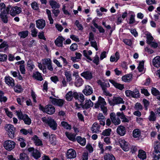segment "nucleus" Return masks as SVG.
<instances>
[{
    "instance_id": "nucleus-1",
    "label": "nucleus",
    "mask_w": 160,
    "mask_h": 160,
    "mask_svg": "<svg viewBox=\"0 0 160 160\" xmlns=\"http://www.w3.org/2000/svg\"><path fill=\"white\" fill-rule=\"evenodd\" d=\"M17 115L19 119L23 120L25 123L29 125L31 122V120L28 116L26 114H23L21 110L16 111Z\"/></svg>"
},
{
    "instance_id": "nucleus-2",
    "label": "nucleus",
    "mask_w": 160,
    "mask_h": 160,
    "mask_svg": "<svg viewBox=\"0 0 160 160\" xmlns=\"http://www.w3.org/2000/svg\"><path fill=\"white\" fill-rule=\"evenodd\" d=\"M42 121L48 124L49 127L54 130L57 128V124L54 120L51 118L44 117L42 119Z\"/></svg>"
},
{
    "instance_id": "nucleus-3",
    "label": "nucleus",
    "mask_w": 160,
    "mask_h": 160,
    "mask_svg": "<svg viewBox=\"0 0 160 160\" xmlns=\"http://www.w3.org/2000/svg\"><path fill=\"white\" fill-rule=\"evenodd\" d=\"M10 8L8 7L7 8L6 11H2L0 13V19L4 23H7L10 19L8 12Z\"/></svg>"
},
{
    "instance_id": "nucleus-4",
    "label": "nucleus",
    "mask_w": 160,
    "mask_h": 160,
    "mask_svg": "<svg viewBox=\"0 0 160 160\" xmlns=\"http://www.w3.org/2000/svg\"><path fill=\"white\" fill-rule=\"evenodd\" d=\"M108 102L111 105H114L124 103V101L123 99L120 96H113L112 100L109 99Z\"/></svg>"
},
{
    "instance_id": "nucleus-5",
    "label": "nucleus",
    "mask_w": 160,
    "mask_h": 160,
    "mask_svg": "<svg viewBox=\"0 0 160 160\" xmlns=\"http://www.w3.org/2000/svg\"><path fill=\"white\" fill-rule=\"evenodd\" d=\"M15 145L16 143L14 142L8 140L5 141L3 146L6 150L10 151L14 148Z\"/></svg>"
},
{
    "instance_id": "nucleus-6",
    "label": "nucleus",
    "mask_w": 160,
    "mask_h": 160,
    "mask_svg": "<svg viewBox=\"0 0 160 160\" xmlns=\"http://www.w3.org/2000/svg\"><path fill=\"white\" fill-rule=\"evenodd\" d=\"M4 129L10 137L12 138L13 136L15 128L13 125L10 124H7L4 126Z\"/></svg>"
},
{
    "instance_id": "nucleus-7",
    "label": "nucleus",
    "mask_w": 160,
    "mask_h": 160,
    "mask_svg": "<svg viewBox=\"0 0 160 160\" xmlns=\"http://www.w3.org/2000/svg\"><path fill=\"white\" fill-rule=\"evenodd\" d=\"M29 152L32 153V156L35 159H37L41 156V154L40 152L37 149H35L33 148H29L28 149Z\"/></svg>"
},
{
    "instance_id": "nucleus-8",
    "label": "nucleus",
    "mask_w": 160,
    "mask_h": 160,
    "mask_svg": "<svg viewBox=\"0 0 160 160\" xmlns=\"http://www.w3.org/2000/svg\"><path fill=\"white\" fill-rule=\"evenodd\" d=\"M49 98L52 103L55 105L61 107L64 103V101L62 99H58L51 97H50Z\"/></svg>"
},
{
    "instance_id": "nucleus-9",
    "label": "nucleus",
    "mask_w": 160,
    "mask_h": 160,
    "mask_svg": "<svg viewBox=\"0 0 160 160\" xmlns=\"http://www.w3.org/2000/svg\"><path fill=\"white\" fill-rule=\"evenodd\" d=\"M78 98V94L76 92H73L72 91L69 92L66 95V99L68 101L72 100L73 98Z\"/></svg>"
},
{
    "instance_id": "nucleus-10",
    "label": "nucleus",
    "mask_w": 160,
    "mask_h": 160,
    "mask_svg": "<svg viewBox=\"0 0 160 160\" xmlns=\"http://www.w3.org/2000/svg\"><path fill=\"white\" fill-rule=\"evenodd\" d=\"M21 12L22 9L21 8L15 6L11 8L10 12V14L11 16L14 17L16 14L20 13Z\"/></svg>"
},
{
    "instance_id": "nucleus-11",
    "label": "nucleus",
    "mask_w": 160,
    "mask_h": 160,
    "mask_svg": "<svg viewBox=\"0 0 160 160\" xmlns=\"http://www.w3.org/2000/svg\"><path fill=\"white\" fill-rule=\"evenodd\" d=\"M5 83L9 87H13L15 86V82L14 79L9 76L5 77Z\"/></svg>"
},
{
    "instance_id": "nucleus-12",
    "label": "nucleus",
    "mask_w": 160,
    "mask_h": 160,
    "mask_svg": "<svg viewBox=\"0 0 160 160\" xmlns=\"http://www.w3.org/2000/svg\"><path fill=\"white\" fill-rule=\"evenodd\" d=\"M36 27L39 29H42L46 25L45 21L42 19H39L36 21Z\"/></svg>"
},
{
    "instance_id": "nucleus-13",
    "label": "nucleus",
    "mask_w": 160,
    "mask_h": 160,
    "mask_svg": "<svg viewBox=\"0 0 160 160\" xmlns=\"http://www.w3.org/2000/svg\"><path fill=\"white\" fill-rule=\"evenodd\" d=\"M83 93L86 96H89L91 95L93 90L92 87L89 85L85 86L84 89L82 91Z\"/></svg>"
},
{
    "instance_id": "nucleus-14",
    "label": "nucleus",
    "mask_w": 160,
    "mask_h": 160,
    "mask_svg": "<svg viewBox=\"0 0 160 160\" xmlns=\"http://www.w3.org/2000/svg\"><path fill=\"white\" fill-rule=\"evenodd\" d=\"M110 118L112 123L115 125H117L120 123L121 121L119 118L116 117L115 114L112 113L110 114Z\"/></svg>"
},
{
    "instance_id": "nucleus-15",
    "label": "nucleus",
    "mask_w": 160,
    "mask_h": 160,
    "mask_svg": "<svg viewBox=\"0 0 160 160\" xmlns=\"http://www.w3.org/2000/svg\"><path fill=\"white\" fill-rule=\"evenodd\" d=\"M121 148L125 151H128L129 150L128 143L124 140H122L120 142Z\"/></svg>"
},
{
    "instance_id": "nucleus-16",
    "label": "nucleus",
    "mask_w": 160,
    "mask_h": 160,
    "mask_svg": "<svg viewBox=\"0 0 160 160\" xmlns=\"http://www.w3.org/2000/svg\"><path fill=\"white\" fill-rule=\"evenodd\" d=\"M66 156L68 158H74L76 156V153L75 151L73 149H70L67 151Z\"/></svg>"
},
{
    "instance_id": "nucleus-17",
    "label": "nucleus",
    "mask_w": 160,
    "mask_h": 160,
    "mask_svg": "<svg viewBox=\"0 0 160 160\" xmlns=\"http://www.w3.org/2000/svg\"><path fill=\"white\" fill-rule=\"evenodd\" d=\"M29 28L31 29L32 36L33 37H36L38 33V31L35 28V25L32 23H31Z\"/></svg>"
},
{
    "instance_id": "nucleus-18",
    "label": "nucleus",
    "mask_w": 160,
    "mask_h": 160,
    "mask_svg": "<svg viewBox=\"0 0 160 160\" xmlns=\"http://www.w3.org/2000/svg\"><path fill=\"white\" fill-rule=\"evenodd\" d=\"M106 105V103L104 99L100 96L98 98V100L97 103L95 104L94 107L96 108H98L100 106H103Z\"/></svg>"
},
{
    "instance_id": "nucleus-19",
    "label": "nucleus",
    "mask_w": 160,
    "mask_h": 160,
    "mask_svg": "<svg viewBox=\"0 0 160 160\" xmlns=\"http://www.w3.org/2000/svg\"><path fill=\"white\" fill-rule=\"evenodd\" d=\"M81 75L87 80H90L92 78V73L89 71L83 72L81 74Z\"/></svg>"
},
{
    "instance_id": "nucleus-20",
    "label": "nucleus",
    "mask_w": 160,
    "mask_h": 160,
    "mask_svg": "<svg viewBox=\"0 0 160 160\" xmlns=\"http://www.w3.org/2000/svg\"><path fill=\"white\" fill-rule=\"evenodd\" d=\"M117 132L119 135L121 136H123L126 132L125 128L123 126H119L117 129Z\"/></svg>"
},
{
    "instance_id": "nucleus-21",
    "label": "nucleus",
    "mask_w": 160,
    "mask_h": 160,
    "mask_svg": "<svg viewBox=\"0 0 160 160\" xmlns=\"http://www.w3.org/2000/svg\"><path fill=\"white\" fill-rule=\"evenodd\" d=\"M109 82L111 83L116 88L119 89L120 90H122L124 88L123 84H122L117 82L113 80H109Z\"/></svg>"
},
{
    "instance_id": "nucleus-22",
    "label": "nucleus",
    "mask_w": 160,
    "mask_h": 160,
    "mask_svg": "<svg viewBox=\"0 0 160 160\" xmlns=\"http://www.w3.org/2000/svg\"><path fill=\"white\" fill-rule=\"evenodd\" d=\"M65 39L62 36H59L55 41L56 45L58 47H62L63 42Z\"/></svg>"
},
{
    "instance_id": "nucleus-23",
    "label": "nucleus",
    "mask_w": 160,
    "mask_h": 160,
    "mask_svg": "<svg viewBox=\"0 0 160 160\" xmlns=\"http://www.w3.org/2000/svg\"><path fill=\"white\" fill-rule=\"evenodd\" d=\"M153 65L155 67L158 68L160 66V56H157L152 60Z\"/></svg>"
},
{
    "instance_id": "nucleus-24",
    "label": "nucleus",
    "mask_w": 160,
    "mask_h": 160,
    "mask_svg": "<svg viewBox=\"0 0 160 160\" xmlns=\"http://www.w3.org/2000/svg\"><path fill=\"white\" fill-rule=\"evenodd\" d=\"M55 112V108L52 105H48L46 106V112L49 114H52Z\"/></svg>"
},
{
    "instance_id": "nucleus-25",
    "label": "nucleus",
    "mask_w": 160,
    "mask_h": 160,
    "mask_svg": "<svg viewBox=\"0 0 160 160\" xmlns=\"http://www.w3.org/2000/svg\"><path fill=\"white\" fill-rule=\"evenodd\" d=\"M132 74H128L123 76L122 78V80L125 82H129L132 81Z\"/></svg>"
},
{
    "instance_id": "nucleus-26",
    "label": "nucleus",
    "mask_w": 160,
    "mask_h": 160,
    "mask_svg": "<svg viewBox=\"0 0 160 160\" xmlns=\"http://www.w3.org/2000/svg\"><path fill=\"white\" fill-rule=\"evenodd\" d=\"M100 127L97 122L94 123L91 128V130L93 133H97L99 131Z\"/></svg>"
},
{
    "instance_id": "nucleus-27",
    "label": "nucleus",
    "mask_w": 160,
    "mask_h": 160,
    "mask_svg": "<svg viewBox=\"0 0 160 160\" xmlns=\"http://www.w3.org/2000/svg\"><path fill=\"white\" fill-rule=\"evenodd\" d=\"M93 105V103L90 100H86L85 101V103L82 106V108H84L87 109L92 107Z\"/></svg>"
},
{
    "instance_id": "nucleus-28",
    "label": "nucleus",
    "mask_w": 160,
    "mask_h": 160,
    "mask_svg": "<svg viewBox=\"0 0 160 160\" xmlns=\"http://www.w3.org/2000/svg\"><path fill=\"white\" fill-rule=\"evenodd\" d=\"M132 135L135 138H139L141 135V131L139 129H135L132 132Z\"/></svg>"
},
{
    "instance_id": "nucleus-29",
    "label": "nucleus",
    "mask_w": 160,
    "mask_h": 160,
    "mask_svg": "<svg viewBox=\"0 0 160 160\" xmlns=\"http://www.w3.org/2000/svg\"><path fill=\"white\" fill-rule=\"evenodd\" d=\"M50 5L53 9L58 8L60 7L59 3L54 0H50L49 2Z\"/></svg>"
},
{
    "instance_id": "nucleus-30",
    "label": "nucleus",
    "mask_w": 160,
    "mask_h": 160,
    "mask_svg": "<svg viewBox=\"0 0 160 160\" xmlns=\"http://www.w3.org/2000/svg\"><path fill=\"white\" fill-rule=\"evenodd\" d=\"M64 75L68 82H70L72 80L71 72L70 71H68L67 70H65L64 71Z\"/></svg>"
},
{
    "instance_id": "nucleus-31",
    "label": "nucleus",
    "mask_w": 160,
    "mask_h": 160,
    "mask_svg": "<svg viewBox=\"0 0 160 160\" xmlns=\"http://www.w3.org/2000/svg\"><path fill=\"white\" fill-rule=\"evenodd\" d=\"M119 58V53L117 52L114 55H112L110 58V61L111 62H117Z\"/></svg>"
},
{
    "instance_id": "nucleus-32",
    "label": "nucleus",
    "mask_w": 160,
    "mask_h": 160,
    "mask_svg": "<svg viewBox=\"0 0 160 160\" xmlns=\"http://www.w3.org/2000/svg\"><path fill=\"white\" fill-rule=\"evenodd\" d=\"M33 77L37 80L42 81L43 80L41 74L38 72H36L33 73Z\"/></svg>"
},
{
    "instance_id": "nucleus-33",
    "label": "nucleus",
    "mask_w": 160,
    "mask_h": 160,
    "mask_svg": "<svg viewBox=\"0 0 160 160\" xmlns=\"http://www.w3.org/2000/svg\"><path fill=\"white\" fill-rule=\"evenodd\" d=\"M83 82V80L79 77L76 78L75 84L76 87H79L82 85Z\"/></svg>"
},
{
    "instance_id": "nucleus-34",
    "label": "nucleus",
    "mask_w": 160,
    "mask_h": 160,
    "mask_svg": "<svg viewBox=\"0 0 160 160\" xmlns=\"http://www.w3.org/2000/svg\"><path fill=\"white\" fill-rule=\"evenodd\" d=\"M32 140L34 141L36 145L40 146L42 145V141L36 135H34L32 138Z\"/></svg>"
},
{
    "instance_id": "nucleus-35",
    "label": "nucleus",
    "mask_w": 160,
    "mask_h": 160,
    "mask_svg": "<svg viewBox=\"0 0 160 160\" xmlns=\"http://www.w3.org/2000/svg\"><path fill=\"white\" fill-rule=\"evenodd\" d=\"M138 156L139 158L142 160H144L146 158V155L145 152L142 150H139Z\"/></svg>"
},
{
    "instance_id": "nucleus-36",
    "label": "nucleus",
    "mask_w": 160,
    "mask_h": 160,
    "mask_svg": "<svg viewBox=\"0 0 160 160\" xmlns=\"http://www.w3.org/2000/svg\"><path fill=\"white\" fill-rule=\"evenodd\" d=\"M154 40V38L150 33H148L146 34V42L149 44Z\"/></svg>"
},
{
    "instance_id": "nucleus-37",
    "label": "nucleus",
    "mask_w": 160,
    "mask_h": 160,
    "mask_svg": "<svg viewBox=\"0 0 160 160\" xmlns=\"http://www.w3.org/2000/svg\"><path fill=\"white\" fill-rule=\"evenodd\" d=\"M83 55L85 57L87 58L91 61H92V59H91V57L89 56L90 55L92 54V52L91 50H89L88 52L86 50H84L83 51Z\"/></svg>"
},
{
    "instance_id": "nucleus-38",
    "label": "nucleus",
    "mask_w": 160,
    "mask_h": 160,
    "mask_svg": "<svg viewBox=\"0 0 160 160\" xmlns=\"http://www.w3.org/2000/svg\"><path fill=\"white\" fill-rule=\"evenodd\" d=\"M78 142L82 146H84L86 144V139L85 138H82L80 136H78L77 138Z\"/></svg>"
},
{
    "instance_id": "nucleus-39",
    "label": "nucleus",
    "mask_w": 160,
    "mask_h": 160,
    "mask_svg": "<svg viewBox=\"0 0 160 160\" xmlns=\"http://www.w3.org/2000/svg\"><path fill=\"white\" fill-rule=\"evenodd\" d=\"M42 64L43 66H47L52 62L51 60L49 58L43 59L42 60Z\"/></svg>"
},
{
    "instance_id": "nucleus-40",
    "label": "nucleus",
    "mask_w": 160,
    "mask_h": 160,
    "mask_svg": "<svg viewBox=\"0 0 160 160\" xmlns=\"http://www.w3.org/2000/svg\"><path fill=\"white\" fill-rule=\"evenodd\" d=\"M46 11L48 15V20L50 21V23L51 24H52L53 22V20L52 18V15L51 14V12L50 10L48 9H46Z\"/></svg>"
},
{
    "instance_id": "nucleus-41",
    "label": "nucleus",
    "mask_w": 160,
    "mask_h": 160,
    "mask_svg": "<svg viewBox=\"0 0 160 160\" xmlns=\"http://www.w3.org/2000/svg\"><path fill=\"white\" fill-rule=\"evenodd\" d=\"M66 135L67 138L70 140L74 141L75 140V136L74 134L68 132H66Z\"/></svg>"
},
{
    "instance_id": "nucleus-42",
    "label": "nucleus",
    "mask_w": 160,
    "mask_h": 160,
    "mask_svg": "<svg viewBox=\"0 0 160 160\" xmlns=\"http://www.w3.org/2000/svg\"><path fill=\"white\" fill-rule=\"evenodd\" d=\"M104 160H116L115 158L112 155L107 154L104 156Z\"/></svg>"
},
{
    "instance_id": "nucleus-43",
    "label": "nucleus",
    "mask_w": 160,
    "mask_h": 160,
    "mask_svg": "<svg viewBox=\"0 0 160 160\" xmlns=\"http://www.w3.org/2000/svg\"><path fill=\"white\" fill-rule=\"evenodd\" d=\"M160 149H154L153 152V158H157V159L160 158Z\"/></svg>"
},
{
    "instance_id": "nucleus-44",
    "label": "nucleus",
    "mask_w": 160,
    "mask_h": 160,
    "mask_svg": "<svg viewBox=\"0 0 160 160\" xmlns=\"http://www.w3.org/2000/svg\"><path fill=\"white\" fill-rule=\"evenodd\" d=\"M27 66L30 70H32L35 68L33 62L30 60H29L27 62Z\"/></svg>"
},
{
    "instance_id": "nucleus-45",
    "label": "nucleus",
    "mask_w": 160,
    "mask_h": 160,
    "mask_svg": "<svg viewBox=\"0 0 160 160\" xmlns=\"http://www.w3.org/2000/svg\"><path fill=\"white\" fill-rule=\"evenodd\" d=\"M111 131L112 130L111 128L106 129L103 131L102 132V135L104 136H109L111 134Z\"/></svg>"
},
{
    "instance_id": "nucleus-46",
    "label": "nucleus",
    "mask_w": 160,
    "mask_h": 160,
    "mask_svg": "<svg viewBox=\"0 0 160 160\" xmlns=\"http://www.w3.org/2000/svg\"><path fill=\"white\" fill-rule=\"evenodd\" d=\"M7 100L6 97L4 96V93L3 92L0 90V101L2 102H6Z\"/></svg>"
},
{
    "instance_id": "nucleus-47",
    "label": "nucleus",
    "mask_w": 160,
    "mask_h": 160,
    "mask_svg": "<svg viewBox=\"0 0 160 160\" xmlns=\"http://www.w3.org/2000/svg\"><path fill=\"white\" fill-rule=\"evenodd\" d=\"M144 62L143 61H141L139 62V66L138 67V71L140 72H143L144 69Z\"/></svg>"
},
{
    "instance_id": "nucleus-48",
    "label": "nucleus",
    "mask_w": 160,
    "mask_h": 160,
    "mask_svg": "<svg viewBox=\"0 0 160 160\" xmlns=\"http://www.w3.org/2000/svg\"><path fill=\"white\" fill-rule=\"evenodd\" d=\"M28 31H25L19 32L18 35L21 38H24L28 36Z\"/></svg>"
},
{
    "instance_id": "nucleus-49",
    "label": "nucleus",
    "mask_w": 160,
    "mask_h": 160,
    "mask_svg": "<svg viewBox=\"0 0 160 160\" xmlns=\"http://www.w3.org/2000/svg\"><path fill=\"white\" fill-rule=\"evenodd\" d=\"M139 91L137 89H135L134 91H132V97L134 98H138L139 97Z\"/></svg>"
},
{
    "instance_id": "nucleus-50",
    "label": "nucleus",
    "mask_w": 160,
    "mask_h": 160,
    "mask_svg": "<svg viewBox=\"0 0 160 160\" xmlns=\"http://www.w3.org/2000/svg\"><path fill=\"white\" fill-rule=\"evenodd\" d=\"M8 45L6 42L4 41L0 44V48H5L4 50H7L8 48Z\"/></svg>"
},
{
    "instance_id": "nucleus-51",
    "label": "nucleus",
    "mask_w": 160,
    "mask_h": 160,
    "mask_svg": "<svg viewBox=\"0 0 160 160\" xmlns=\"http://www.w3.org/2000/svg\"><path fill=\"white\" fill-rule=\"evenodd\" d=\"M18 141L20 142V144L21 148L25 147L26 146L25 140L22 138H19L18 139Z\"/></svg>"
},
{
    "instance_id": "nucleus-52",
    "label": "nucleus",
    "mask_w": 160,
    "mask_h": 160,
    "mask_svg": "<svg viewBox=\"0 0 160 160\" xmlns=\"http://www.w3.org/2000/svg\"><path fill=\"white\" fill-rule=\"evenodd\" d=\"M151 92L155 96H157L158 95H159V91L157 90L156 88H152L151 89Z\"/></svg>"
},
{
    "instance_id": "nucleus-53",
    "label": "nucleus",
    "mask_w": 160,
    "mask_h": 160,
    "mask_svg": "<svg viewBox=\"0 0 160 160\" xmlns=\"http://www.w3.org/2000/svg\"><path fill=\"white\" fill-rule=\"evenodd\" d=\"M149 119L150 121H154L156 120V117L153 111H151L150 113V115L149 117Z\"/></svg>"
},
{
    "instance_id": "nucleus-54",
    "label": "nucleus",
    "mask_w": 160,
    "mask_h": 160,
    "mask_svg": "<svg viewBox=\"0 0 160 160\" xmlns=\"http://www.w3.org/2000/svg\"><path fill=\"white\" fill-rule=\"evenodd\" d=\"M31 6L32 8L34 10H37L39 9L38 5L35 2H32L31 4Z\"/></svg>"
},
{
    "instance_id": "nucleus-55",
    "label": "nucleus",
    "mask_w": 160,
    "mask_h": 160,
    "mask_svg": "<svg viewBox=\"0 0 160 160\" xmlns=\"http://www.w3.org/2000/svg\"><path fill=\"white\" fill-rule=\"evenodd\" d=\"M61 124L66 129H71V125L68 124L67 122H61Z\"/></svg>"
},
{
    "instance_id": "nucleus-56",
    "label": "nucleus",
    "mask_w": 160,
    "mask_h": 160,
    "mask_svg": "<svg viewBox=\"0 0 160 160\" xmlns=\"http://www.w3.org/2000/svg\"><path fill=\"white\" fill-rule=\"evenodd\" d=\"M7 57L6 54H0V61H5L7 59Z\"/></svg>"
},
{
    "instance_id": "nucleus-57",
    "label": "nucleus",
    "mask_w": 160,
    "mask_h": 160,
    "mask_svg": "<svg viewBox=\"0 0 160 160\" xmlns=\"http://www.w3.org/2000/svg\"><path fill=\"white\" fill-rule=\"evenodd\" d=\"M142 105L139 103H137L135 106L134 108L138 110H141L142 109Z\"/></svg>"
},
{
    "instance_id": "nucleus-58",
    "label": "nucleus",
    "mask_w": 160,
    "mask_h": 160,
    "mask_svg": "<svg viewBox=\"0 0 160 160\" xmlns=\"http://www.w3.org/2000/svg\"><path fill=\"white\" fill-rule=\"evenodd\" d=\"M99 58L98 55H96L94 58L93 62L97 65L99 64Z\"/></svg>"
},
{
    "instance_id": "nucleus-59",
    "label": "nucleus",
    "mask_w": 160,
    "mask_h": 160,
    "mask_svg": "<svg viewBox=\"0 0 160 160\" xmlns=\"http://www.w3.org/2000/svg\"><path fill=\"white\" fill-rule=\"evenodd\" d=\"M38 38L41 39H43L45 41L46 40V38H45L44 32L42 31L41 32H39L38 34Z\"/></svg>"
},
{
    "instance_id": "nucleus-60",
    "label": "nucleus",
    "mask_w": 160,
    "mask_h": 160,
    "mask_svg": "<svg viewBox=\"0 0 160 160\" xmlns=\"http://www.w3.org/2000/svg\"><path fill=\"white\" fill-rule=\"evenodd\" d=\"M15 91L17 92H20L22 90L21 86L20 85H17L14 88Z\"/></svg>"
},
{
    "instance_id": "nucleus-61",
    "label": "nucleus",
    "mask_w": 160,
    "mask_h": 160,
    "mask_svg": "<svg viewBox=\"0 0 160 160\" xmlns=\"http://www.w3.org/2000/svg\"><path fill=\"white\" fill-rule=\"evenodd\" d=\"M142 102L144 105V106L145 108V110H148V107L149 105V101L145 99H144L143 100Z\"/></svg>"
},
{
    "instance_id": "nucleus-62",
    "label": "nucleus",
    "mask_w": 160,
    "mask_h": 160,
    "mask_svg": "<svg viewBox=\"0 0 160 160\" xmlns=\"http://www.w3.org/2000/svg\"><path fill=\"white\" fill-rule=\"evenodd\" d=\"M78 45L76 43H74L72 44L70 47V49L71 51H74L78 49Z\"/></svg>"
},
{
    "instance_id": "nucleus-63",
    "label": "nucleus",
    "mask_w": 160,
    "mask_h": 160,
    "mask_svg": "<svg viewBox=\"0 0 160 160\" xmlns=\"http://www.w3.org/2000/svg\"><path fill=\"white\" fill-rule=\"evenodd\" d=\"M19 70L22 74H25V73L26 70L25 68L24 65H20L19 66Z\"/></svg>"
},
{
    "instance_id": "nucleus-64",
    "label": "nucleus",
    "mask_w": 160,
    "mask_h": 160,
    "mask_svg": "<svg viewBox=\"0 0 160 160\" xmlns=\"http://www.w3.org/2000/svg\"><path fill=\"white\" fill-rule=\"evenodd\" d=\"M154 149H160V142L158 141H156L154 142Z\"/></svg>"
}]
</instances>
